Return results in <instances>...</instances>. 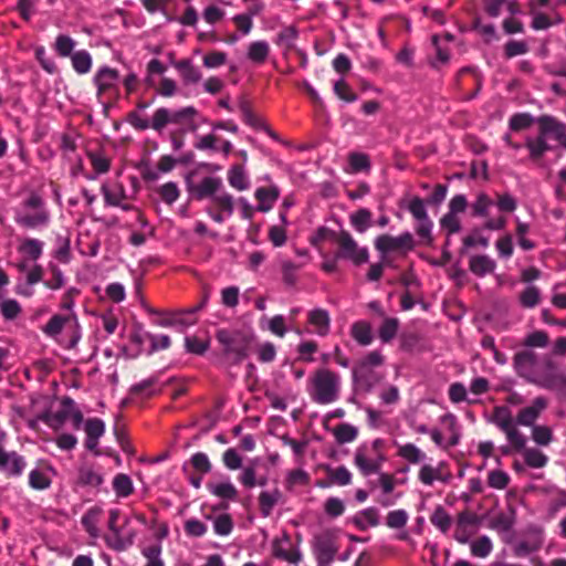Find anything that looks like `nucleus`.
<instances>
[{
	"label": "nucleus",
	"mask_w": 566,
	"mask_h": 566,
	"mask_svg": "<svg viewBox=\"0 0 566 566\" xmlns=\"http://www.w3.org/2000/svg\"><path fill=\"white\" fill-rule=\"evenodd\" d=\"M488 421L493 423L506 437L515 452H521L525 464L533 469H541L547 464L548 458L536 448H527L526 437L515 426L512 410L507 406H495Z\"/></svg>",
	"instance_id": "nucleus-1"
},
{
	"label": "nucleus",
	"mask_w": 566,
	"mask_h": 566,
	"mask_svg": "<svg viewBox=\"0 0 566 566\" xmlns=\"http://www.w3.org/2000/svg\"><path fill=\"white\" fill-rule=\"evenodd\" d=\"M15 223L25 230H36L50 221V213L38 190H29L14 211Z\"/></svg>",
	"instance_id": "nucleus-2"
},
{
	"label": "nucleus",
	"mask_w": 566,
	"mask_h": 566,
	"mask_svg": "<svg viewBox=\"0 0 566 566\" xmlns=\"http://www.w3.org/2000/svg\"><path fill=\"white\" fill-rule=\"evenodd\" d=\"M307 390L311 399L316 403H332L339 398L340 376L329 368H317L308 378Z\"/></svg>",
	"instance_id": "nucleus-3"
},
{
	"label": "nucleus",
	"mask_w": 566,
	"mask_h": 566,
	"mask_svg": "<svg viewBox=\"0 0 566 566\" xmlns=\"http://www.w3.org/2000/svg\"><path fill=\"white\" fill-rule=\"evenodd\" d=\"M120 512L117 509L109 511L107 527L109 534L105 535L107 546L116 552L126 551L135 543L137 531L130 527V520L126 517L122 525H117Z\"/></svg>",
	"instance_id": "nucleus-4"
},
{
	"label": "nucleus",
	"mask_w": 566,
	"mask_h": 566,
	"mask_svg": "<svg viewBox=\"0 0 566 566\" xmlns=\"http://www.w3.org/2000/svg\"><path fill=\"white\" fill-rule=\"evenodd\" d=\"M216 337L222 345L224 355L234 364L242 361L248 356L253 339L251 335L227 329L218 331Z\"/></svg>",
	"instance_id": "nucleus-5"
},
{
	"label": "nucleus",
	"mask_w": 566,
	"mask_h": 566,
	"mask_svg": "<svg viewBox=\"0 0 566 566\" xmlns=\"http://www.w3.org/2000/svg\"><path fill=\"white\" fill-rule=\"evenodd\" d=\"M536 123L538 125V135L535 138L528 137L525 142L528 157L534 163H538L552 149L547 143V137L552 135L555 138L554 116L542 115L536 119Z\"/></svg>",
	"instance_id": "nucleus-6"
},
{
	"label": "nucleus",
	"mask_w": 566,
	"mask_h": 566,
	"mask_svg": "<svg viewBox=\"0 0 566 566\" xmlns=\"http://www.w3.org/2000/svg\"><path fill=\"white\" fill-rule=\"evenodd\" d=\"M329 240L338 247L336 258L348 260L355 265L368 262V249L360 248L348 231L329 232Z\"/></svg>",
	"instance_id": "nucleus-7"
},
{
	"label": "nucleus",
	"mask_w": 566,
	"mask_h": 566,
	"mask_svg": "<svg viewBox=\"0 0 566 566\" xmlns=\"http://www.w3.org/2000/svg\"><path fill=\"white\" fill-rule=\"evenodd\" d=\"M64 328L71 331L67 347L73 348L76 346L81 338L80 323L74 312L65 315L54 314L49 322L43 326L42 331L45 335L56 338Z\"/></svg>",
	"instance_id": "nucleus-8"
},
{
	"label": "nucleus",
	"mask_w": 566,
	"mask_h": 566,
	"mask_svg": "<svg viewBox=\"0 0 566 566\" xmlns=\"http://www.w3.org/2000/svg\"><path fill=\"white\" fill-rule=\"evenodd\" d=\"M375 248L382 255L390 252L407 253L415 248L413 237L410 232H405L399 237L381 234L375 239Z\"/></svg>",
	"instance_id": "nucleus-9"
},
{
	"label": "nucleus",
	"mask_w": 566,
	"mask_h": 566,
	"mask_svg": "<svg viewBox=\"0 0 566 566\" xmlns=\"http://www.w3.org/2000/svg\"><path fill=\"white\" fill-rule=\"evenodd\" d=\"M385 460L384 453L373 454L367 444L359 446L354 454V463L364 476L379 473Z\"/></svg>",
	"instance_id": "nucleus-10"
},
{
	"label": "nucleus",
	"mask_w": 566,
	"mask_h": 566,
	"mask_svg": "<svg viewBox=\"0 0 566 566\" xmlns=\"http://www.w3.org/2000/svg\"><path fill=\"white\" fill-rule=\"evenodd\" d=\"M119 73L116 69L109 66L101 67L94 76V83L97 87V97L108 95L109 98L116 99L119 96L118 87Z\"/></svg>",
	"instance_id": "nucleus-11"
},
{
	"label": "nucleus",
	"mask_w": 566,
	"mask_h": 566,
	"mask_svg": "<svg viewBox=\"0 0 566 566\" xmlns=\"http://www.w3.org/2000/svg\"><path fill=\"white\" fill-rule=\"evenodd\" d=\"M479 525L480 517L475 512L470 510L461 511L457 514L453 538L462 544L468 543L476 533Z\"/></svg>",
	"instance_id": "nucleus-12"
},
{
	"label": "nucleus",
	"mask_w": 566,
	"mask_h": 566,
	"mask_svg": "<svg viewBox=\"0 0 566 566\" xmlns=\"http://www.w3.org/2000/svg\"><path fill=\"white\" fill-rule=\"evenodd\" d=\"M272 555L275 558L297 565L302 560L300 549L293 544L291 536L283 532L280 537L272 541Z\"/></svg>",
	"instance_id": "nucleus-13"
},
{
	"label": "nucleus",
	"mask_w": 566,
	"mask_h": 566,
	"mask_svg": "<svg viewBox=\"0 0 566 566\" xmlns=\"http://www.w3.org/2000/svg\"><path fill=\"white\" fill-rule=\"evenodd\" d=\"M338 552L335 537L326 532L315 537L314 553L317 564H332Z\"/></svg>",
	"instance_id": "nucleus-14"
},
{
	"label": "nucleus",
	"mask_w": 566,
	"mask_h": 566,
	"mask_svg": "<svg viewBox=\"0 0 566 566\" xmlns=\"http://www.w3.org/2000/svg\"><path fill=\"white\" fill-rule=\"evenodd\" d=\"M452 478L446 462H439L437 467L422 464L418 472V480L427 486H431L436 481L449 483Z\"/></svg>",
	"instance_id": "nucleus-15"
},
{
	"label": "nucleus",
	"mask_w": 566,
	"mask_h": 566,
	"mask_svg": "<svg viewBox=\"0 0 566 566\" xmlns=\"http://www.w3.org/2000/svg\"><path fill=\"white\" fill-rule=\"evenodd\" d=\"M548 402L544 397H536L532 403L527 407L522 408L514 419L515 426L517 424L525 427L536 426V420L541 413L547 408Z\"/></svg>",
	"instance_id": "nucleus-16"
},
{
	"label": "nucleus",
	"mask_w": 566,
	"mask_h": 566,
	"mask_svg": "<svg viewBox=\"0 0 566 566\" xmlns=\"http://www.w3.org/2000/svg\"><path fill=\"white\" fill-rule=\"evenodd\" d=\"M209 300V291L205 290L200 302L197 305H193L189 308L185 310H176L172 312V321L174 327L186 328L188 326H192L197 323L196 314L201 311L208 303Z\"/></svg>",
	"instance_id": "nucleus-17"
},
{
	"label": "nucleus",
	"mask_w": 566,
	"mask_h": 566,
	"mask_svg": "<svg viewBox=\"0 0 566 566\" xmlns=\"http://www.w3.org/2000/svg\"><path fill=\"white\" fill-rule=\"evenodd\" d=\"M25 467L23 457L15 451L8 452L3 447V441H0V471L10 476L20 475Z\"/></svg>",
	"instance_id": "nucleus-18"
},
{
	"label": "nucleus",
	"mask_w": 566,
	"mask_h": 566,
	"mask_svg": "<svg viewBox=\"0 0 566 566\" xmlns=\"http://www.w3.org/2000/svg\"><path fill=\"white\" fill-rule=\"evenodd\" d=\"M102 190L107 205L122 206L123 209H129V205H123V201L127 199L125 189L118 179H107L102 185Z\"/></svg>",
	"instance_id": "nucleus-19"
},
{
	"label": "nucleus",
	"mask_w": 566,
	"mask_h": 566,
	"mask_svg": "<svg viewBox=\"0 0 566 566\" xmlns=\"http://www.w3.org/2000/svg\"><path fill=\"white\" fill-rule=\"evenodd\" d=\"M307 322L318 336H326L331 331V316L324 308H314L307 313Z\"/></svg>",
	"instance_id": "nucleus-20"
},
{
	"label": "nucleus",
	"mask_w": 566,
	"mask_h": 566,
	"mask_svg": "<svg viewBox=\"0 0 566 566\" xmlns=\"http://www.w3.org/2000/svg\"><path fill=\"white\" fill-rule=\"evenodd\" d=\"M395 444L397 447L396 455L409 464H413V465L420 464L427 458L426 452L422 451L419 447H417L412 442H407V443H402V444L395 443Z\"/></svg>",
	"instance_id": "nucleus-21"
},
{
	"label": "nucleus",
	"mask_w": 566,
	"mask_h": 566,
	"mask_svg": "<svg viewBox=\"0 0 566 566\" xmlns=\"http://www.w3.org/2000/svg\"><path fill=\"white\" fill-rule=\"evenodd\" d=\"M496 263L485 254H478L470 258L469 269L476 276H484L494 272Z\"/></svg>",
	"instance_id": "nucleus-22"
},
{
	"label": "nucleus",
	"mask_w": 566,
	"mask_h": 566,
	"mask_svg": "<svg viewBox=\"0 0 566 566\" xmlns=\"http://www.w3.org/2000/svg\"><path fill=\"white\" fill-rule=\"evenodd\" d=\"M514 367L522 376L530 375L534 371L537 364V356L532 350H522L514 355Z\"/></svg>",
	"instance_id": "nucleus-23"
},
{
	"label": "nucleus",
	"mask_w": 566,
	"mask_h": 566,
	"mask_svg": "<svg viewBox=\"0 0 566 566\" xmlns=\"http://www.w3.org/2000/svg\"><path fill=\"white\" fill-rule=\"evenodd\" d=\"M221 186L220 179H200L199 184H190V192L196 199L213 197Z\"/></svg>",
	"instance_id": "nucleus-24"
},
{
	"label": "nucleus",
	"mask_w": 566,
	"mask_h": 566,
	"mask_svg": "<svg viewBox=\"0 0 566 566\" xmlns=\"http://www.w3.org/2000/svg\"><path fill=\"white\" fill-rule=\"evenodd\" d=\"M104 482V478L90 465H83L78 469L75 484L78 486L98 488Z\"/></svg>",
	"instance_id": "nucleus-25"
},
{
	"label": "nucleus",
	"mask_w": 566,
	"mask_h": 566,
	"mask_svg": "<svg viewBox=\"0 0 566 566\" xmlns=\"http://www.w3.org/2000/svg\"><path fill=\"white\" fill-rule=\"evenodd\" d=\"M282 493L279 489L272 491H263L259 494V510L263 517H269L272 514L274 506L281 501Z\"/></svg>",
	"instance_id": "nucleus-26"
},
{
	"label": "nucleus",
	"mask_w": 566,
	"mask_h": 566,
	"mask_svg": "<svg viewBox=\"0 0 566 566\" xmlns=\"http://www.w3.org/2000/svg\"><path fill=\"white\" fill-rule=\"evenodd\" d=\"M280 195L279 188L275 186L261 187L255 191V198L259 202V211H269L274 202L277 200Z\"/></svg>",
	"instance_id": "nucleus-27"
},
{
	"label": "nucleus",
	"mask_w": 566,
	"mask_h": 566,
	"mask_svg": "<svg viewBox=\"0 0 566 566\" xmlns=\"http://www.w3.org/2000/svg\"><path fill=\"white\" fill-rule=\"evenodd\" d=\"M350 336L360 345L368 346L371 344L374 336L370 323L366 321H357L350 326Z\"/></svg>",
	"instance_id": "nucleus-28"
},
{
	"label": "nucleus",
	"mask_w": 566,
	"mask_h": 566,
	"mask_svg": "<svg viewBox=\"0 0 566 566\" xmlns=\"http://www.w3.org/2000/svg\"><path fill=\"white\" fill-rule=\"evenodd\" d=\"M325 472L328 479V482L326 484H322L323 486L327 485H348L352 482V473L348 471V469L344 465L332 468L329 465H326Z\"/></svg>",
	"instance_id": "nucleus-29"
},
{
	"label": "nucleus",
	"mask_w": 566,
	"mask_h": 566,
	"mask_svg": "<svg viewBox=\"0 0 566 566\" xmlns=\"http://www.w3.org/2000/svg\"><path fill=\"white\" fill-rule=\"evenodd\" d=\"M103 513V510L98 506L91 507L81 520V523L88 535L93 538L99 536L98 522Z\"/></svg>",
	"instance_id": "nucleus-30"
},
{
	"label": "nucleus",
	"mask_w": 566,
	"mask_h": 566,
	"mask_svg": "<svg viewBox=\"0 0 566 566\" xmlns=\"http://www.w3.org/2000/svg\"><path fill=\"white\" fill-rule=\"evenodd\" d=\"M43 251V242L34 238H24L20 241L18 252L24 258L36 261Z\"/></svg>",
	"instance_id": "nucleus-31"
},
{
	"label": "nucleus",
	"mask_w": 566,
	"mask_h": 566,
	"mask_svg": "<svg viewBox=\"0 0 566 566\" xmlns=\"http://www.w3.org/2000/svg\"><path fill=\"white\" fill-rule=\"evenodd\" d=\"M174 67L179 71L186 84H196L201 80L200 71L188 59L174 62Z\"/></svg>",
	"instance_id": "nucleus-32"
},
{
	"label": "nucleus",
	"mask_w": 566,
	"mask_h": 566,
	"mask_svg": "<svg viewBox=\"0 0 566 566\" xmlns=\"http://www.w3.org/2000/svg\"><path fill=\"white\" fill-rule=\"evenodd\" d=\"M353 523L360 531H366L368 527L377 526L379 524V514L377 509L368 507L363 510L353 517Z\"/></svg>",
	"instance_id": "nucleus-33"
},
{
	"label": "nucleus",
	"mask_w": 566,
	"mask_h": 566,
	"mask_svg": "<svg viewBox=\"0 0 566 566\" xmlns=\"http://www.w3.org/2000/svg\"><path fill=\"white\" fill-rule=\"evenodd\" d=\"M431 524L441 533L447 534L452 525V517L442 505H437L430 515Z\"/></svg>",
	"instance_id": "nucleus-34"
},
{
	"label": "nucleus",
	"mask_w": 566,
	"mask_h": 566,
	"mask_svg": "<svg viewBox=\"0 0 566 566\" xmlns=\"http://www.w3.org/2000/svg\"><path fill=\"white\" fill-rule=\"evenodd\" d=\"M208 490L217 497L227 501H237L239 492L230 482L209 483Z\"/></svg>",
	"instance_id": "nucleus-35"
},
{
	"label": "nucleus",
	"mask_w": 566,
	"mask_h": 566,
	"mask_svg": "<svg viewBox=\"0 0 566 566\" xmlns=\"http://www.w3.org/2000/svg\"><path fill=\"white\" fill-rule=\"evenodd\" d=\"M239 109L242 116V120L254 128H262L264 126L263 120L254 114L252 109V103L245 97H241L239 102Z\"/></svg>",
	"instance_id": "nucleus-36"
},
{
	"label": "nucleus",
	"mask_w": 566,
	"mask_h": 566,
	"mask_svg": "<svg viewBox=\"0 0 566 566\" xmlns=\"http://www.w3.org/2000/svg\"><path fill=\"white\" fill-rule=\"evenodd\" d=\"M270 53V45L266 41L251 42L248 48V59L256 64L265 62Z\"/></svg>",
	"instance_id": "nucleus-37"
},
{
	"label": "nucleus",
	"mask_w": 566,
	"mask_h": 566,
	"mask_svg": "<svg viewBox=\"0 0 566 566\" xmlns=\"http://www.w3.org/2000/svg\"><path fill=\"white\" fill-rule=\"evenodd\" d=\"M332 432L338 444L349 443L358 436L357 428L349 423H339L332 430Z\"/></svg>",
	"instance_id": "nucleus-38"
},
{
	"label": "nucleus",
	"mask_w": 566,
	"mask_h": 566,
	"mask_svg": "<svg viewBox=\"0 0 566 566\" xmlns=\"http://www.w3.org/2000/svg\"><path fill=\"white\" fill-rule=\"evenodd\" d=\"M113 489L118 497H128L135 490L132 479L125 473H118L114 476Z\"/></svg>",
	"instance_id": "nucleus-39"
},
{
	"label": "nucleus",
	"mask_w": 566,
	"mask_h": 566,
	"mask_svg": "<svg viewBox=\"0 0 566 566\" xmlns=\"http://www.w3.org/2000/svg\"><path fill=\"white\" fill-rule=\"evenodd\" d=\"M198 114V111L193 106H187L178 111H170L171 124H184L189 123L190 129L196 130L197 126L193 124V117Z\"/></svg>",
	"instance_id": "nucleus-40"
},
{
	"label": "nucleus",
	"mask_w": 566,
	"mask_h": 566,
	"mask_svg": "<svg viewBox=\"0 0 566 566\" xmlns=\"http://www.w3.org/2000/svg\"><path fill=\"white\" fill-rule=\"evenodd\" d=\"M72 66L78 74H86L92 69V56L85 50H80L71 55Z\"/></svg>",
	"instance_id": "nucleus-41"
},
{
	"label": "nucleus",
	"mask_w": 566,
	"mask_h": 566,
	"mask_svg": "<svg viewBox=\"0 0 566 566\" xmlns=\"http://www.w3.org/2000/svg\"><path fill=\"white\" fill-rule=\"evenodd\" d=\"M399 328V321L395 317H386L378 328V336L382 343L391 342Z\"/></svg>",
	"instance_id": "nucleus-42"
},
{
	"label": "nucleus",
	"mask_w": 566,
	"mask_h": 566,
	"mask_svg": "<svg viewBox=\"0 0 566 566\" xmlns=\"http://www.w3.org/2000/svg\"><path fill=\"white\" fill-rule=\"evenodd\" d=\"M520 305L524 308H533L541 302V291L535 285H530L518 295Z\"/></svg>",
	"instance_id": "nucleus-43"
},
{
	"label": "nucleus",
	"mask_w": 566,
	"mask_h": 566,
	"mask_svg": "<svg viewBox=\"0 0 566 566\" xmlns=\"http://www.w3.org/2000/svg\"><path fill=\"white\" fill-rule=\"evenodd\" d=\"M350 174H368L370 168V160L366 154L353 153L348 157Z\"/></svg>",
	"instance_id": "nucleus-44"
},
{
	"label": "nucleus",
	"mask_w": 566,
	"mask_h": 566,
	"mask_svg": "<svg viewBox=\"0 0 566 566\" xmlns=\"http://www.w3.org/2000/svg\"><path fill=\"white\" fill-rule=\"evenodd\" d=\"M385 361L382 354L379 350H373L363 357L354 367L353 373L356 375L358 371L365 370L369 367L381 366Z\"/></svg>",
	"instance_id": "nucleus-45"
},
{
	"label": "nucleus",
	"mask_w": 566,
	"mask_h": 566,
	"mask_svg": "<svg viewBox=\"0 0 566 566\" xmlns=\"http://www.w3.org/2000/svg\"><path fill=\"white\" fill-rule=\"evenodd\" d=\"M350 223L356 231L363 233L371 226V212L361 208L350 216Z\"/></svg>",
	"instance_id": "nucleus-46"
},
{
	"label": "nucleus",
	"mask_w": 566,
	"mask_h": 566,
	"mask_svg": "<svg viewBox=\"0 0 566 566\" xmlns=\"http://www.w3.org/2000/svg\"><path fill=\"white\" fill-rule=\"evenodd\" d=\"M532 439L536 444L546 447L553 441L554 433L548 426L536 424L532 427Z\"/></svg>",
	"instance_id": "nucleus-47"
},
{
	"label": "nucleus",
	"mask_w": 566,
	"mask_h": 566,
	"mask_svg": "<svg viewBox=\"0 0 566 566\" xmlns=\"http://www.w3.org/2000/svg\"><path fill=\"white\" fill-rule=\"evenodd\" d=\"M186 349L196 355H202L209 348V339L197 335L187 336L185 339Z\"/></svg>",
	"instance_id": "nucleus-48"
},
{
	"label": "nucleus",
	"mask_w": 566,
	"mask_h": 566,
	"mask_svg": "<svg viewBox=\"0 0 566 566\" xmlns=\"http://www.w3.org/2000/svg\"><path fill=\"white\" fill-rule=\"evenodd\" d=\"M258 463V460H252L249 465H245L242 468V471L239 475V482L245 488V489H253L256 486V468L255 464Z\"/></svg>",
	"instance_id": "nucleus-49"
},
{
	"label": "nucleus",
	"mask_w": 566,
	"mask_h": 566,
	"mask_svg": "<svg viewBox=\"0 0 566 566\" xmlns=\"http://www.w3.org/2000/svg\"><path fill=\"white\" fill-rule=\"evenodd\" d=\"M513 525V516L505 513H499L490 521V527L500 534L510 532Z\"/></svg>",
	"instance_id": "nucleus-50"
},
{
	"label": "nucleus",
	"mask_w": 566,
	"mask_h": 566,
	"mask_svg": "<svg viewBox=\"0 0 566 566\" xmlns=\"http://www.w3.org/2000/svg\"><path fill=\"white\" fill-rule=\"evenodd\" d=\"M310 483V475L302 469L291 470L285 479V486L287 490H293L297 485H307Z\"/></svg>",
	"instance_id": "nucleus-51"
},
{
	"label": "nucleus",
	"mask_w": 566,
	"mask_h": 566,
	"mask_svg": "<svg viewBox=\"0 0 566 566\" xmlns=\"http://www.w3.org/2000/svg\"><path fill=\"white\" fill-rule=\"evenodd\" d=\"M470 548L472 555L484 558L492 552L493 545L491 539L483 535L474 539L471 543Z\"/></svg>",
	"instance_id": "nucleus-52"
},
{
	"label": "nucleus",
	"mask_w": 566,
	"mask_h": 566,
	"mask_svg": "<svg viewBox=\"0 0 566 566\" xmlns=\"http://www.w3.org/2000/svg\"><path fill=\"white\" fill-rule=\"evenodd\" d=\"M51 483V478L42 470L35 469L29 474V484L32 489L45 490L50 488Z\"/></svg>",
	"instance_id": "nucleus-53"
},
{
	"label": "nucleus",
	"mask_w": 566,
	"mask_h": 566,
	"mask_svg": "<svg viewBox=\"0 0 566 566\" xmlns=\"http://www.w3.org/2000/svg\"><path fill=\"white\" fill-rule=\"evenodd\" d=\"M300 268V265L291 261L282 262V280L286 286L293 287L297 283V272Z\"/></svg>",
	"instance_id": "nucleus-54"
},
{
	"label": "nucleus",
	"mask_w": 566,
	"mask_h": 566,
	"mask_svg": "<svg viewBox=\"0 0 566 566\" xmlns=\"http://www.w3.org/2000/svg\"><path fill=\"white\" fill-rule=\"evenodd\" d=\"M535 118L528 113H516L511 116L509 125L514 132H521L533 125Z\"/></svg>",
	"instance_id": "nucleus-55"
},
{
	"label": "nucleus",
	"mask_w": 566,
	"mask_h": 566,
	"mask_svg": "<svg viewBox=\"0 0 566 566\" xmlns=\"http://www.w3.org/2000/svg\"><path fill=\"white\" fill-rule=\"evenodd\" d=\"M212 207L223 211L227 217H230L234 210L233 198L229 193L214 195L212 197Z\"/></svg>",
	"instance_id": "nucleus-56"
},
{
	"label": "nucleus",
	"mask_w": 566,
	"mask_h": 566,
	"mask_svg": "<svg viewBox=\"0 0 566 566\" xmlns=\"http://www.w3.org/2000/svg\"><path fill=\"white\" fill-rule=\"evenodd\" d=\"M297 38V30L296 28L290 25L282 29L276 34L275 43L277 45L284 46L285 49L290 50L294 46V41Z\"/></svg>",
	"instance_id": "nucleus-57"
},
{
	"label": "nucleus",
	"mask_w": 566,
	"mask_h": 566,
	"mask_svg": "<svg viewBox=\"0 0 566 566\" xmlns=\"http://www.w3.org/2000/svg\"><path fill=\"white\" fill-rule=\"evenodd\" d=\"M213 530L218 535H229L233 530V521L230 514H220L213 520Z\"/></svg>",
	"instance_id": "nucleus-58"
},
{
	"label": "nucleus",
	"mask_w": 566,
	"mask_h": 566,
	"mask_svg": "<svg viewBox=\"0 0 566 566\" xmlns=\"http://www.w3.org/2000/svg\"><path fill=\"white\" fill-rule=\"evenodd\" d=\"M90 163L96 174H106L109 169V159L101 151L87 154Z\"/></svg>",
	"instance_id": "nucleus-59"
},
{
	"label": "nucleus",
	"mask_w": 566,
	"mask_h": 566,
	"mask_svg": "<svg viewBox=\"0 0 566 566\" xmlns=\"http://www.w3.org/2000/svg\"><path fill=\"white\" fill-rule=\"evenodd\" d=\"M74 46H75V41L71 36L65 35V34H60L56 36L54 50L56 51V53L60 56H62V57L70 56Z\"/></svg>",
	"instance_id": "nucleus-60"
},
{
	"label": "nucleus",
	"mask_w": 566,
	"mask_h": 566,
	"mask_svg": "<svg viewBox=\"0 0 566 566\" xmlns=\"http://www.w3.org/2000/svg\"><path fill=\"white\" fill-rule=\"evenodd\" d=\"M190 464L201 475L207 474L211 471L212 465L208 455L203 452H197L191 455Z\"/></svg>",
	"instance_id": "nucleus-61"
},
{
	"label": "nucleus",
	"mask_w": 566,
	"mask_h": 566,
	"mask_svg": "<svg viewBox=\"0 0 566 566\" xmlns=\"http://www.w3.org/2000/svg\"><path fill=\"white\" fill-rule=\"evenodd\" d=\"M170 123V109L160 107L154 113L150 127L156 132H161Z\"/></svg>",
	"instance_id": "nucleus-62"
},
{
	"label": "nucleus",
	"mask_w": 566,
	"mask_h": 566,
	"mask_svg": "<svg viewBox=\"0 0 566 566\" xmlns=\"http://www.w3.org/2000/svg\"><path fill=\"white\" fill-rule=\"evenodd\" d=\"M161 546L160 544H154L143 549V555L147 558L146 566H165L160 558Z\"/></svg>",
	"instance_id": "nucleus-63"
},
{
	"label": "nucleus",
	"mask_w": 566,
	"mask_h": 566,
	"mask_svg": "<svg viewBox=\"0 0 566 566\" xmlns=\"http://www.w3.org/2000/svg\"><path fill=\"white\" fill-rule=\"evenodd\" d=\"M566 507V490L557 489L548 503V513L554 516L560 509Z\"/></svg>",
	"instance_id": "nucleus-64"
}]
</instances>
